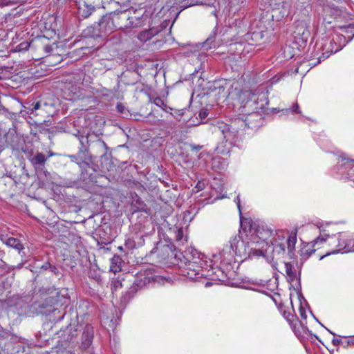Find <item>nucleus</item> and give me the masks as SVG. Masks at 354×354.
<instances>
[{
    "label": "nucleus",
    "mask_w": 354,
    "mask_h": 354,
    "mask_svg": "<svg viewBox=\"0 0 354 354\" xmlns=\"http://www.w3.org/2000/svg\"><path fill=\"white\" fill-rule=\"evenodd\" d=\"M245 113L248 115L245 119L235 118L230 123L218 121L213 125V133L223 138L216 149L218 153H229L236 142L244 134L246 127L256 130L262 125L263 118L259 112Z\"/></svg>",
    "instance_id": "obj_1"
},
{
    "label": "nucleus",
    "mask_w": 354,
    "mask_h": 354,
    "mask_svg": "<svg viewBox=\"0 0 354 354\" xmlns=\"http://www.w3.org/2000/svg\"><path fill=\"white\" fill-rule=\"evenodd\" d=\"M160 277L156 275L153 269H145L138 272L131 286L121 297L120 301L123 304H127L133 297L138 290L147 285L159 282Z\"/></svg>",
    "instance_id": "obj_2"
},
{
    "label": "nucleus",
    "mask_w": 354,
    "mask_h": 354,
    "mask_svg": "<svg viewBox=\"0 0 354 354\" xmlns=\"http://www.w3.org/2000/svg\"><path fill=\"white\" fill-rule=\"evenodd\" d=\"M241 97L242 111L244 113L259 112L265 109L269 103L268 93L261 89L254 92L247 91Z\"/></svg>",
    "instance_id": "obj_3"
},
{
    "label": "nucleus",
    "mask_w": 354,
    "mask_h": 354,
    "mask_svg": "<svg viewBox=\"0 0 354 354\" xmlns=\"http://www.w3.org/2000/svg\"><path fill=\"white\" fill-rule=\"evenodd\" d=\"M249 246V243L243 241L241 236L238 234L231 238L228 243L223 247L221 252V258L228 263L235 261L234 256L245 259L250 252Z\"/></svg>",
    "instance_id": "obj_4"
},
{
    "label": "nucleus",
    "mask_w": 354,
    "mask_h": 354,
    "mask_svg": "<svg viewBox=\"0 0 354 354\" xmlns=\"http://www.w3.org/2000/svg\"><path fill=\"white\" fill-rule=\"evenodd\" d=\"M115 30L112 12H109L102 15L97 24L88 26L83 32L85 37L104 39Z\"/></svg>",
    "instance_id": "obj_5"
},
{
    "label": "nucleus",
    "mask_w": 354,
    "mask_h": 354,
    "mask_svg": "<svg viewBox=\"0 0 354 354\" xmlns=\"http://www.w3.org/2000/svg\"><path fill=\"white\" fill-rule=\"evenodd\" d=\"M111 12L115 30L136 28L141 24V17L136 15V10H124Z\"/></svg>",
    "instance_id": "obj_6"
},
{
    "label": "nucleus",
    "mask_w": 354,
    "mask_h": 354,
    "mask_svg": "<svg viewBox=\"0 0 354 354\" xmlns=\"http://www.w3.org/2000/svg\"><path fill=\"white\" fill-rule=\"evenodd\" d=\"M241 227L243 230L249 232L252 236L255 235L260 240L266 241L272 234V231L269 229H265L263 226L256 224L251 218H243L241 216Z\"/></svg>",
    "instance_id": "obj_7"
},
{
    "label": "nucleus",
    "mask_w": 354,
    "mask_h": 354,
    "mask_svg": "<svg viewBox=\"0 0 354 354\" xmlns=\"http://www.w3.org/2000/svg\"><path fill=\"white\" fill-rule=\"evenodd\" d=\"M94 136V133L76 136L81 145L78 150V156L83 163L91 162L92 155L91 154L90 150L91 143L93 142L92 137Z\"/></svg>",
    "instance_id": "obj_8"
},
{
    "label": "nucleus",
    "mask_w": 354,
    "mask_h": 354,
    "mask_svg": "<svg viewBox=\"0 0 354 354\" xmlns=\"http://www.w3.org/2000/svg\"><path fill=\"white\" fill-rule=\"evenodd\" d=\"M321 48L322 49V55L318 58V63H320L322 60L328 58L331 54L335 53L339 51L342 46L337 44V40L335 39H326L324 43L322 44Z\"/></svg>",
    "instance_id": "obj_9"
},
{
    "label": "nucleus",
    "mask_w": 354,
    "mask_h": 354,
    "mask_svg": "<svg viewBox=\"0 0 354 354\" xmlns=\"http://www.w3.org/2000/svg\"><path fill=\"white\" fill-rule=\"evenodd\" d=\"M92 138H93V142L91 145V154L93 153L95 156L100 157L106 156L109 148L104 141L95 133Z\"/></svg>",
    "instance_id": "obj_10"
},
{
    "label": "nucleus",
    "mask_w": 354,
    "mask_h": 354,
    "mask_svg": "<svg viewBox=\"0 0 354 354\" xmlns=\"http://www.w3.org/2000/svg\"><path fill=\"white\" fill-rule=\"evenodd\" d=\"M76 3L80 18L86 19L97 11L95 7L86 0H77Z\"/></svg>",
    "instance_id": "obj_11"
},
{
    "label": "nucleus",
    "mask_w": 354,
    "mask_h": 354,
    "mask_svg": "<svg viewBox=\"0 0 354 354\" xmlns=\"http://www.w3.org/2000/svg\"><path fill=\"white\" fill-rule=\"evenodd\" d=\"M182 257H179L182 263H184L185 266L187 264L191 263V261H196L199 264H206V262L203 261V254L198 253L196 250L192 252L190 251H185V254H180Z\"/></svg>",
    "instance_id": "obj_12"
},
{
    "label": "nucleus",
    "mask_w": 354,
    "mask_h": 354,
    "mask_svg": "<svg viewBox=\"0 0 354 354\" xmlns=\"http://www.w3.org/2000/svg\"><path fill=\"white\" fill-rule=\"evenodd\" d=\"M205 264H199L196 261H191V263L187 264L186 270L187 277L192 279H196L203 276V268Z\"/></svg>",
    "instance_id": "obj_13"
},
{
    "label": "nucleus",
    "mask_w": 354,
    "mask_h": 354,
    "mask_svg": "<svg viewBox=\"0 0 354 354\" xmlns=\"http://www.w3.org/2000/svg\"><path fill=\"white\" fill-rule=\"evenodd\" d=\"M93 337V327L90 324H86L82 333V343L80 346L81 349L86 350L91 345Z\"/></svg>",
    "instance_id": "obj_14"
},
{
    "label": "nucleus",
    "mask_w": 354,
    "mask_h": 354,
    "mask_svg": "<svg viewBox=\"0 0 354 354\" xmlns=\"http://www.w3.org/2000/svg\"><path fill=\"white\" fill-rule=\"evenodd\" d=\"M297 232L298 228H295L291 231L287 239L288 255L290 259H295L296 258L295 245L297 240Z\"/></svg>",
    "instance_id": "obj_15"
},
{
    "label": "nucleus",
    "mask_w": 354,
    "mask_h": 354,
    "mask_svg": "<svg viewBox=\"0 0 354 354\" xmlns=\"http://www.w3.org/2000/svg\"><path fill=\"white\" fill-rule=\"evenodd\" d=\"M84 169L82 171V178L86 183H96V171L89 165V162L84 163Z\"/></svg>",
    "instance_id": "obj_16"
},
{
    "label": "nucleus",
    "mask_w": 354,
    "mask_h": 354,
    "mask_svg": "<svg viewBox=\"0 0 354 354\" xmlns=\"http://www.w3.org/2000/svg\"><path fill=\"white\" fill-rule=\"evenodd\" d=\"M47 160L46 156L41 152H37L30 161L36 171H43L45 169V164Z\"/></svg>",
    "instance_id": "obj_17"
},
{
    "label": "nucleus",
    "mask_w": 354,
    "mask_h": 354,
    "mask_svg": "<svg viewBox=\"0 0 354 354\" xmlns=\"http://www.w3.org/2000/svg\"><path fill=\"white\" fill-rule=\"evenodd\" d=\"M315 244L310 243H303L302 247L299 250V253L301 257V259L304 261L308 259L316 251L314 249Z\"/></svg>",
    "instance_id": "obj_18"
},
{
    "label": "nucleus",
    "mask_w": 354,
    "mask_h": 354,
    "mask_svg": "<svg viewBox=\"0 0 354 354\" xmlns=\"http://www.w3.org/2000/svg\"><path fill=\"white\" fill-rule=\"evenodd\" d=\"M77 326L72 325L70 324L67 327L66 330L62 335L64 342H71L75 337L77 335Z\"/></svg>",
    "instance_id": "obj_19"
},
{
    "label": "nucleus",
    "mask_w": 354,
    "mask_h": 354,
    "mask_svg": "<svg viewBox=\"0 0 354 354\" xmlns=\"http://www.w3.org/2000/svg\"><path fill=\"white\" fill-rule=\"evenodd\" d=\"M132 206L135 207L134 211L138 212H147L148 207L142 201V199L138 196L136 194H134V196L132 195Z\"/></svg>",
    "instance_id": "obj_20"
},
{
    "label": "nucleus",
    "mask_w": 354,
    "mask_h": 354,
    "mask_svg": "<svg viewBox=\"0 0 354 354\" xmlns=\"http://www.w3.org/2000/svg\"><path fill=\"white\" fill-rule=\"evenodd\" d=\"M158 32L159 30L157 28H149V30L140 32L138 37L141 41L146 42L157 35Z\"/></svg>",
    "instance_id": "obj_21"
},
{
    "label": "nucleus",
    "mask_w": 354,
    "mask_h": 354,
    "mask_svg": "<svg viewBox=\"0 0 354 354\" xmlns=\"http://www.w3.org/2000/svg\"><path fill=\"white\" fill-rule=\"evenodd\" d=\"M295 34L296 35V38L301 39L303 41L306 42L309 37L310 32L304 26H301L297 28Z\"/></svg>",
    "instance_id": "obj_22"
},
{
    "label": "nucleus",
    "mask_w": 354,
    "mask_h": 354,
    "mask_svg": "<svg viewBox=\"0 0 354 354\" xmlns=\"http://www.w3.org/2000/svg\"><path fill=\"white\" fill-rule=\"evenodd\" d=\"M5 243L6 244V245L18 250L19 253H20V252L23 250L24 248L21 241L18 239L14 237L8 238L5 242Z\"/></svg>",
    "instance_id": "obj_23"
},
{
    "label": "nucleus",
    "mask_w": 354,
    "mask_h": 354,
    "mask_svg": "<svg viewBox=\"0 0 354 354\" xmlns=\"http://www.w3.org/2000/svg\"><path fill=\"white\" fill-rule=\"evenodd\" d=\"M286 273L290 281H293L297 278L296 270L293 266L288 262L285 263Z\"/></svg>",
    "instance_id": "obj_24"
},
{
    "label": "nucleus",
    "mask_w": 354,
    "mask_h": 354,
    "mask_svg": "<svg viewBox=\"0 0 354 354\" xmlns=\"http://www.w3.org/2000/svg\"><path fill=\"white\" fill-rule=\"evenodd\" d=\"M343 32L347 34L348 41H351L354 37V22L340 27Z\"/></svg>",
    "instance_id": "obj_25"
},
{
    "label": "nucleus",
    "mask_w": 354,
    "mask_h": 354,
    "mask_svg": "<svg viewBox=\"0 0 354 354\" xmlns=\"http://www.w3.org/2000/svg\"><path fill=\"white\" fill-rule=\"evenodd\" d=\"M9 338L15 339L14 342H19V337L17 335L12 334L10 331L1 328L0 330V339H8Z\"/></svg>",
    "instance_id": "obj_26"
},
{
    "label": "nucleus",
    "mask_w": 354,
    "mask_h": 354,
    "mask_svg": "<svg viewBox=\"0 0 354 354\" xmlns=\"http://www.w3.org/2000/svg\"><path fill=\"white\" fill-rule=\"evenodd\" d=\"M286 253V245L284 243H277L274 245L273 254L283 256Z\"/></svg>",
    "instance_id": "obj_27"
},
{
    "label": "nucleus",
    "mask_w": 354,
    "mask_h": 354,
    "mask_svg": "<svg viewBox=\"0 0 354 354\" xmlns=\"http://www.w3.org/2000/svg\"><path fill=\"white\" fill-rule=\"evenodd\" d=\"M342 161L344 162L342 164V166L344 167L346 169L353 170L354 171V160L342 158Z\"/></svg>",
    "instance_id": "obj_28"
},
{
    "label": "nucleus",
    "mask_w": 354,
    "mask_h": 354,
    "mask_svg": "<svg viewBox=\"0 0 354 354\" xmlns=\"http://www.w3.org/2000/svg\"><path fill=\"white\" fill-rule=\"evenodd\" d=\"M153 103L156 106L162 108L163 110L168 112L167 104L164 102V101L160 97H156V98H154Z\"/></svg>",
    "instance_id": "obj_29"
},
{
    "label": "nucleus",
    "mask_w": 354,
    "mask_h": 354,
    "mask_svg": "<svg viewBox=\"0 0 354 354\" xmlns=\"http://www.w3.org/2000/svg\"><path fill=\"white\" fill-rule=\"evenodd\" d=\"M57 304V299L53 297H48L45 299L44 303L42 304L41 307L44 306H50L53 307L55 304Z\"/></svg>",
    "instance_id": "obj_30"
},
{
    "label": "nucleus",
    "mask_w": 354,
    "mask_h": 354,
    "mask_svg": "<svg viewBox=\"0 0 354 354\" xmlns=\"http://www.w3.org/2000/svg\"><path fill=\"white\" fill-rule=\"evenodd\" d=\"M124 247L128 250H133L136 248V242L133 239L128 238L125 240Z\"/></svg>",
    "instance_id": "obj_31"
},
{
    "label": "nucleus",
    "mask_w": 354,
    "mask_h": 354,
    "mask_svg": "<svg viewBox=\"0 0 354 354\" xmlns=\"http://www.w3.org/2000/svg\"><path fill=\"white\" fill-rule=\"evenodd\" d=\"M249 254H248V256H247V258L248 257H260L261 255H263V252L259 249H256V248H250L249 247Z\"/></svg>",
    "instance_id": "obj_32"
},
{
    "label": "nucleus",
    "mask_w": 354,
    "mask_h": 354,
    "mask_svg": "<svg viewBox=\"0 0 354 354\" xmlns=\"http://www.w3.org/2000/svg\"><path fill=\"white\" fill-rule=\"evenodd\" d=\"M6 252L0 249V268L5 270L8 267V264L3 260L5 257Z\"/></svg>",
    "instance_id": "obj_33"
},
{
    "label": "nucleus",
    "mask_w": 354,
    "mask_h": 354,
    "mask_svg": "<svg viewBox=\"0 0 354 354\" xmlns=\"http://www.w3.org/2000/svg\"><path fill=\"white\" fill-rule=\"evenodd\" d=\"M217 272H218L217 276L218 277V279L221 281H224L225 279H226V278H227V279L230 278V277H228L227 273H225L224 271H223L221 269H218L217 270Z\"/></svg>",
    "instance_id": "obj_34"
},
{
    "label": "nucleus",
    "mask_w": 354,
    "mask_h": 354,
    "mask_svg": "<svg viewBox=\"0 0 354 354\" xmlns=\"http://www.w3.org/2000/svg\"><path fill=\"white\" fill-rule=\"evenodd\" d=\"M116 110L118 113L121 114H125L127 109L122 103L118 102L116 104Z\"/></svg>",
    "instance_id": "obj_35"
},
{
    "label": "nucleus",
    "mask_w": 354,
    "mask_h": 354,
    "mask_svg": "<svg viewBox=\"0 0 354 354\" xmlns=\"http://www.w3.org/2000/svg\"><path fill=\"white\" fill-rule=\"evenodd\" d=\"M70 158H71V161L77 162L82 167H84V163L80 159V157L78 156V153L76 155L70 156Z\"/></svg>",
    "instance_id": "obj_36"
},
{
    "label": "nucleus",
    "mask_w": 354,
    "mask_h": 354,
    "mask_svg": "<svg viewBox=\"0 0 354 354\" xmlns=\"http://www.w3.org/2000/svg\"><path fill=\"white\" fill-rule=\"evenodd\" d=\"M208 111L207 109H203L199 112V117L201 120L205 119L208 115Z\"/></svg>",
    "instance_id": "obj_37"
},
{
    "label": "nucleus",
    "mask_w": 354,
    "mask_h": 354,
    "mask_svg": "<svg viewBox=\"0 0 354 354\" xmlns=\"http://www.w3.org/2000/svg\"><path fill=\"white\" fill-rule=\"evenodd\" d=\"M122 287V283L119 280H115L113 283V286L111 288L112 291L116 290L118 288Z\"/></svg>",
    "instance_id": "obj_38"
},
{
    "label": "nucleus",
    "mask_w": 354,
    "mask_h": 354,
    "mask_svg": "<svg viewBox=\"0 0 354 354\" xmlns=\"http://www.w3.org/2000/svg\"><path fill=\"white\" fill-rule=\"evenodd\" d=\"M23 266H24V263H19L17 266H8L7 268L9 270H14L15 269L19 270V269L22 268Z\"/></svg>",
    "instance_id": "obj_39"
},
{
    "label": "nucleus",
    "mask_w": 354,
    "mask_h": 354,
    "mask_svg": "<svg viewBox=\"0 0 354 354\" xmlns=\"http://www.w3.org/2000/svg\"><path fill=\"white\" fill-rule=\"evenodd\" d=\"M326 241V237H323L322 236H319L316 239L314 240L313 243L315 245L316 243H323V242H325Z\"/></svg>",
    "instance_id": "obj_40"
},
{
    "label": "nucleus",
    "mask_w": 354,
    "mask_h": 354,
    "mask_svg": "<svg viewBox=\"0 0 354 354\" xmlns=\"http://www.w3.org/2000/svg\"><path fill=\"white\" fill-rule=\"evenodd\" d=\"M189 147H190L192 151H200L202 149V147H203V146H201V145H193V144H191L189 145Z\"/></svg>",
    "instance_id": "obj_41"
},
{
    "label": "nucleus",
    "mask_w": 354,
    "mask_h": 354,
    "mask_svg": "<svg viewBox=\"0 0 354 354\" xmlns=\"http://www.w3.org/2000/svg\"><path fill=\"white\" fill-rule=\"evenodd\" d=\"M292 113H301L299 107L297 103H295L291 109Z\"/></svg>",
    "instance_id": "obj_42"
},
{
    "label": "nucleus",
    "mask_w": 354,
    "mask_h": 354,
    "mask_svg": "<svg viewBox=\"0 0 354 354\" xmlns=\"http://www.w3.org/2000/svg\"><path fill=\"white\" fill-rule=\"evenodd\" d=\"M40 106H41V104H40V102H39L32 104V108L30 109L31 113H32L35 111L38 110L40 108Z\"/></svg>",
    "instance_id": "obj_43"
},
{
    "label": "nucleus",
    "mask_w": 354,
    "mask_h": 354,
    "mask_svg": "<svg viewBox=\"0 0 354 354\" xmlns=\"http://www.w3.org/2000/svg\"><path fill=\"white\" fill-rule=\"evenodd\" d=\"M52 266L53 265H51L49 262H46L41 266V268L45 270H48L51 268Z\"/></svg>",
    "instance_id": "obj_44"
},
{
    "label": "nucleus",
    "mask_w": 354,
    "mask_h": 354,
    "mask_svg": "<svg viewBox=\"0 0 354 354\" xmlns=\"http://www.w3.org/2000/svg\"><path fill=\"white\" fill-rule=\"evenodd\" d=\"M205 187V185L203 182L198 181L196 185V188H197L198 191L203 189Z\"/></svg>",
    "instance_id": "obj_45"
},
{
    "label": "nucleus",
    "mask_w": 354,
    "mask_h": 354,
    "mask_svg": "<svg viewBox=\"0 0 354 354\" xmlns=\"http://www.w3.org/2000/svg\"><path fill=\"white\" fill-rule=\"evenodd\" d=\"M49 270L55 275H57L59 274V270L55 266L53 265Z\"/></svg>",
    "instance_id": "obj_46"
},
{
    "label": "nucleus",
    "mask_w": 354,
    "mask_h": 354,
    "mask_svg": "<svg viewBox=\"0 0 354 354\" xmlns=\"http://www.w3.org/2000/svg\"><path fill=\"white\" fill-rule=\"evenodd\" d=\"M332 342L334 346H339L342 343V340L340 339L334 338L333 339Z\"/></svg>",
    "instance_id": "obj_47"
},
{
    "label": "nucleus",
    "mask_w": 354,
    "mask_h": 354,
    "mask_svg": "<svg viewBox=\"0 0 354 354\" xmlns=\"http://www.w3.org/2000/svg\"><path fill=\"white\" fill-rule=\"evenodd\" d=\"M284 317H286V319L290 322V317H293V315H292L291 313H286V312H284V314H283Z\"/></svg>",
    "instance_id": "obj_48"
},
{
    "label": "nucleus",
    "mask_w": 354,
    "mask_h": 354,
    "mask_svg": "<svg viewBox=\"0 0 354 354\" xmlns=\"http://www.w3.org/2000/svg\"><path fill=\"white\" fill-rule=\"evenodd\" d=\"M235 201H236V204H237V207H238V208H239V209L240 214H241V205H240V198H239V196H238L236 197V198L235 199Z\"/></svg>",
    "instance_id": "obj_49"
},
{
    "label": "nucleus",
    "mask_w": 354,
    "mask_h": 354,
    "mask_svg": "<svg viewBox=\"0 0 354 354\" xmlns=\"http://www.w3.org/2000/svg\"><path fill=\"white\" fill-rule=\"evenodd\" d=\"M65 314H66V313L64 312V313H62L60 316H59L57 319H53V320L54 322H59V321H61L62 319H64Z\"/></svg>",
    "instance_id": "obj_50"
},
{
    "label": "nucleus",
    "mask_w": 354,
    "mask_h": 354,
    "mask_svg": "<svg viewBox=\"0 0 354 354\" xmlns=\"http://www.w3.org/2000/svg\"><path fill=\"white\" fill-rule=\"evenodd\" d=\"M354 345V336L352 337L350 339L347 340L346 346Z\"/></svg>",
    "instance_id": "obj_51"
},
{
    "label": "nucleus",
    "mask_w": 354,
    "mask_h": 354,
    "mask_svg": "<svg viewBox=\"0 0 354 354\" xmlns=\"http://www.w3.org/2000/svg\"><path fill=\"white\" fill-rule=\"evenodd\" d=\"M183 232L181 230L178 231V233L177 234L178 240H180L182 238Z\"/></svg>",
    "instance_id": "obj_52"
},
{
    "label": "nucleus",
    "mask_w": 354,
    "mask_h": 354,
    "mask_svg": "<svg viewBox=\"0 0 354 354\" xmlns=\"http://www.w3.org/2000/svg\"><path fill=\"white\" fill-rule=\"evenodd\" d=\"M52 50V48L50 46H45V50L46 53H49Z\"/></svg>",
    "instance_id": "obj_53"
},
{
    "label": "nucleus",
    "mask_w": 354,
    "mask_h": 354,
    "mask_svg": "<svg viewBox=\"0 0 354 354\" xmlns=\"http://www.w3.org/2000/svg\"><path fill=\"white\" fill-rule=\"evenodd\" d=\"M345 248H346V247H344V248H342V247H341V248H339V249H337V250H335V251L333 252L332 253H333V254L337 253V252H341L342 250H344V249H345Z\"/></svg>",
    "instance_id": "obj_54"
},
{
    "label": "nucleus",
    "mask_w": 354,
    "mask_h": 354,
    "mask_svg": "<svg viewBox=\"0 0 354 354\" xmlns=\"http://www.w3.org/2000/svg\"><path fill=\"white\" fill-rule=\"evenodd\" d=\"M300 311H301V317H303L306 318V315H305V311H304V310H303V309L301 308Z\"/></svg>",
    "instance_id": "obj_55"
},
{
    "label": "nucleus",
    "mask_w": 354,
    "mask_h": 354,
    "mask_svg": "<svg viewBox=\"0 0 354 354\" xmlns=\"http://www.w3.org/2000/svg\"><path fill=\"white\" fill-rule=\"evenodd\" d=\"M57 308H53L52 310H51V309H50V310H49V312H50V313H53V314L55 315V313L57 312Z\"/></svg>",
    "instance_id": "obj_56"
},
{
    "label": "nucleus",
    "mask_w": 354,
    "mask_h": 354,
    "mask_svg": "<svg viewBox=\"0 0 354 354\" xmlns=\"http://www.w3.org/2000/svg\"><path fill=\"white\" fill-rule=\"evenodd\" d=\"M8 340H9L12 344H15V342H14L15 339L9 338Z\"/></svg>",
    "instance_id": "obj_57"
},
{
    "label": "nucleus",
    "mask_w": 354,
    "mask_h": 354,
    "mask_svg": "<svg viewBox=\"0 0 354 354\" xmlns=\"http://www.w3.org/2000/svg\"><path fill=\"white\" fill-rule=\"evenodd\" d=\"M110 243V241H108L107 242L102 241V243H104V244H106V243Z\"/></svg>",
    "instance_id": "obj_58"
},
{
    "label": "nucleus",
    "mask_w": 354,
    "mask_h": 354,
    "mask_svg": "<svg viewBox=\"0 0 354 354\" xmlns=\"http://www.w3.org/2000/svg\"><path fill=\"white\" fill-rule=\"evenodd\" d=\"M337 39H341V36H337Z\"/></svg>",
    "instance_id": "obj_59"
},
{
    "label": "nucleus",
    "mask_w": 354,
    "mask_h": 354,
    "mask_svg": "<svg viewBox=\"0 0 354 354\" xmlns=\"http://www.w3.org/2000/svg\"><path fill=\"white\" fill-rule=\"evenodd\" d=\"M285 4H286V3L283 2L282 6L284 7Z\"/></svg>",
    "instance_id": "obj_60"
},
{
    "label": "nucleus",
    "mask_w": 354,
    "mask_h": 354,
    "mask_svg": "<svg viewBox=\"0 0 354 354\" xmlns=\"http://www.w3.org/2000/svg\"><path fill=\"white\" fill-rule=\"evenodd\" d=\"M181 111H183V110H181ZM180 115H183V112H182Z\"/></svg>",
    "instance_id": "obj_61"
}]
</instances>
